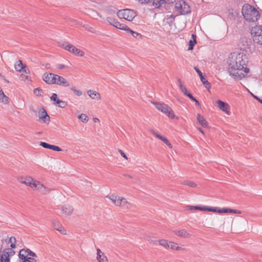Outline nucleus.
I'll return each mask as SVG.
<instances>
[{
    "label": "nucleus",
    "mask_w": 262,
    "mask_h": 262,
    "mask_svg": "<svg viewBox=\"0 0 262 262\" xmlns=\"http://www.w3.org/2000/svg\"><path fill=\"white\" fill-rule=\"evenodd\" d=\"M243 50L238 53L231 54L228 60V72L229 75L235 80H241L249 73L250 69L247 67L248 58Z\"/></svg>",
    "instance_id": "f257e3e1"
},
{
    "label": "nucleus",
    "mask_w": 262,
    "mask_h": 262,
    "mask_svg": "<svg viewBox=\"0 0 262 262\" xmlns=\"http://www.w3.org/2000/svg\"><path fill=\"white\" fill-rule=\"evenodd\" d=\"M242 13L244 19L249 22H255L260 17L259 11L254 6L248 4L243 5Z\"/></svg>",
    "instance_id": "f03ea898"
},
{
    "label": "nucleus",
    "mask_w": 262,
    "mask_h": 262,
    "mask_svg": "<svg viewBox=\"0 0 262 262\" xmlns=\"http://www.w3.org/2000/svg\"><path fill=\"white\" fill-rule=\"evenodd\" d=\"M106 198L109 199L111 202L116 206L119 207L124 209H129L133 207V205L128 202L126 199L114 194L107 195Z\"/></svg>",
    "instance_id": "7ed1b4c3"
},
{
    "label": "nucleus",
    "mask_w": 262,
    "mask_h": 262,
    "mask_svg": "<svg viewBox=\"0 0 262 262\" xmlns=\"http://www.w3.org/2000/svg\"><path fill=\"white\" fill-rule=\"evenodd\" d=\"M19 262H37L36 254L29 249H23L19 252Z\"/></svg>",
    "instance_id": "20e7f679"
},
{
    "label": "nucleus",
    "mask_w": 262,
    "mask_h": 262,
    "mask_svg": "<svg viewBox=\"0 0 262 262\" xmlns=\"http://www.w3.org/2000/svg\"><path fill=\"white\" fill-rule=\"evenodd\" d=\"M153 103L157 110L165 114L168 117L171 119L175 118L176 116L173 111L168 105L160 102H154Z\"/></svg>",
    "instance_id": "39448f33"
},
{
    "label": "nucleus",
    "mask_w": 262,
    "mask_h": 262,
    "mask_svg": "<svg viewBox=\"0 0 262 262\" xmlns=\"http://www.w3.org/2000/svg\"><path fill=\"white\" fill-rule=\"evenodd\" d=\"M117 14L120 18H124L129 21L133 20L136 16L134 11L128 9L119 10L117 12Z\"/></svg>",
    "instance_id": "423d86ee"
},
{
    "label": "nucleus",
    "mask_w": 262,
    "mask_h": 262,
    "mask_svg": "<svg viewBox=\"0 0 262 262\" xmlns=\"http://www.w3.org/2000/svg\"><path fill=\"white\" fill-rule=\"evenodd\" d=\"M253 41L259 45H262V26H255L251 30Z\"/></svg>",
    "instance_id": "0eeeda50"
},
{
    "label": "nucleus",
    "mask_w": 262,
    "mask_h": 262,
    "mask_svg": "<svg viewBox=\"0 0 262 262\" xmlns=\"http://www.w3.org/2000/svg\"><path fill=\"white\" fill-rule=\"evenodd\" d=\"M175 9L180 14H186L190 12L189 6L184 1H180L175 5Z\"/></svg>",
    "instance_id": "6e6552de"
},
{
    "label": "nucleus",
    "mask_w": 262,
    "mask_h": 262,
    "mask_svg": "<svg viewBox=\"0 0 262 262\" xmlns=\"http://www.w3.org/2000/svg\"><path fill=\"white\" fill-rule=\"evenodd\" d=\"M61 47L66 50L72 53L75 56L82 57L84 55L83 51L77 48L72 44L68 42H64L62 44Z\"/></svg>",
    "instance_id": "1a4fd4ad"
},
{
    "label": "nucleus",
    "mask_w": 262,
    "mask_h": 262,
    "mask_svg": "<svg viewBox=\"0 0 262 262\" xmlns=\"http://www.w3.org/2000/svg\"><path fill=\"white\" fill-rule=\"evenodd\" d=\"M21 180L19 181L21 184H25L29 186L32 189H34L38 182V180L34 179L32 177L30 176H26L25 177H22Z\"/></svg>",
    "instance_id": "9d476101"
},
{
    "label": "nucleus",
    "mask_w": 262,
    "mask_h": 262,
    "mask_svg": "<svg viewBox=\"0 0 262 262\" xmlns=\"http://www.w3.org/2000/svg\"><path fill=\"white\" fill-rule=\"evenodd\" d=\"M34 189L38 191L43 195H47L50 193L51 191L53 190L51 188L46 186L39 181H38Z\"/></svg>",
    "instance_id": "9b49d317"
},
{
    "label": "nucleus",
    "mask_w": 262,
    "mask_h": 262,
    "mask_svg": "<svg viewBox=\"0 0 262 262\" xmlns=\"http://www.w3.org/2000/svg\"><path fill=\"white\" fill-rule=\"evenodd\" d=\"M56 74L52 73H45L42 76V79L48 84H54Z\"/></svg>",
    "instance_id": "f8f14e48"
},
{
    "label": "nucleus",
    "mask_w": 262,
    "mask_h": 262,
    "mask_svg": "<svg viewBox=\"0 0 262 262\" xmlns=\"http://www.w3.org/2000/svg\"><path fill=\"white\" fill-rule=\"evenodd\" d=\"M106 20L111 25L116 27V28L123 30L124 29V28H125V25L120 23L116 19L113 17H107Z\"/></svg>",
    "instance_id": "ddd939ff"
},
{
    "label": "nucleus",
    "mask_w": 262,
    "mask_h": 262,
    "mask_svg": "<svg viewBox=\"0 0 262 262\" xmlns=\"http://www.w3.org/2000/svg\"><path fill=\"white\" fill-rule=\"evenodd\" d=\"M54 84H57L64 87H69L70 85L68 81L65 78L58 75H56Z\"/></svg>",
    "instance_id": "4468645a"
},
{
    "label": "nucleus",
    "mask_w": 262,
    "mask_h": 262,
    "mask_svg": "<svg viewBox=\"0 0 262 262\" xmlns=\"http://www.w3.org/2000/svg\"><path fill=\"white\" fill-rule=\"evenodd\" d=\"M10 253L12 255L14 253V251L12 249L4 251L1 256L0 262H10Z\"/></svg>",
    "instance_id": "2eb2a0df"
},
{
    "label": "nucleus",
    "mask_w": 262,
    "mask_h": 262,
    "mask_svg": "<svg viewBox=\"0 0 262 262\" xmlns=\"http://www.w3.org/2000/svg\"><path fill=\"white\" fill-rule=\"evenodd\" d=\"M38 116L39 119L43 120L45 123L49 122L50 121V117L43 108H41L39 110Z\"/></svg>",
    "instance_id": "dca6fc26"
},
{
    "label": "nucleus",
    "mask_w": 262,
    "mask_h": 262,
    "mask_svg": "<svg viewBox=\"0 0 262 262\" xmlns=\"http://www.w3.org/2000/svg\"><path fill=\"white\" fill-rule=\"evenodd\" d=\"M194 69L199 74L200 79L202 83L204 85L206 88L209 89L210 88V83L203 76L202 72L196 67H194Z\"/></svg>",
    "instance_id": "f3484780"
},
{
    "label": "nucleus",
    "mask_w": 262,
    "mask_h": 262,
    "mask_svg": "<svg viewBox=\"0 0 262 262\" xmlns=\"http://www.w3.org/2000/svg\"><path fill=\"white\" fill-rule=\"evenodd\" d=\"M151 133L152 135L155 136L157 138L159 139L161 141H162L166 145H167L170 148H172V146L171 144L169 142V141L164 137L162 136L161 135L158 134L157 132L151 130Z\"/></svg>",
    "instance_id": "a211bd4d"
},
{
    "label": "nucleus",
    "mask_w": 262,
    "mask_h": 262,
    "mask_svg": "<svg viewBox=\"0 0 262 262\" xmlns=\"http://www.w3.org/2000/svg\"><path fill=\"white\" fill-rule=\"evenodd\" d=\"M216 103L217 104L219 108L221 110L226 114H229L228 109L229 108V106L227 103H225L220 100H218L216 101Z\"/></svg>",
    "instance_id": "6ab92c4d"
},
{
    "label": "nucleus",
    "mask_w": 262,
    "mask_h": 262,
    "mask_svg": "<svg viewBox=\"0 0 262 262\" xmlns=\"http://www.w3.org/2000/svg\"><path fill=\"white\" fill-rule=\"evenodd\" d=\"M52 226L55 230L59 231L61 234L63 235L66 234V230L58 221H53L52 222Z\"/></svg>",
    "instance_id": "aec40b11"
},
{
    "label": "nucleus",
    "mask_w": 262,
    "mask_h": 262,
    "mask_svg": "<svg viewBox=\"0 0 262 262\" xmlns=\"http://www.w3.org/2000/svg\"><path fill=\"white\" fill-rule=\"evenodd\" d=\"M231 209L230 208H219L217 207H209L208 211L217 212L219 213H230Z\"/></svg>",
    "instance_id": "412c9836"
},
{
    "label": "nucleus",
    "mask_w": 262,
    "mask_h": 262,
    "mask_svg": "<svg viewBox=\"0 0 262 262\" xmlns=\"http://www.w3.org/2000/svg\"><path fill=\"white\" fill-rule=\"evenodd\" d=\"M97 259L99 262H108L107 257L100 249H97Z\"/></svg>",
    "instance_id": "4be33fe9"
},
{
    "label": "nucleus",
    "mask_w": 262,
    "mask_h": 262,
    "mask_svg": "<svg viewBox=\"0 0 262 262\" xmlns=\"http://www.w3.org/2000/svg\"><path fill=\"white\" fill-rule=\"evenodd\" d=\"M173 232L178 236L182 238L189 237L190 235L185 229L175 230Z\"/></svg>",
    "instance_id": "5701e85b"
},
{
    "label": "nucleus",
    "mask_w": 262,
    "mask_h": 262,
    "mask_svg": "<svg viewBox=\"0 0 262 262\" xmlns=\"http://www.w3.org/2000/svg\"><path fill=\"white\" fill-rule=\"evenodd\" d=\"M14 68L16 71L18 72H24L27 73V71L25 69V66L23 65L21 60H18L15 62Z\"/></svg>",
    "instance_id": "b1692460"
},
{
    "label": "nucleus",
    "mask_w": 262,
    "mask_h": 262,
    "mask_svg": "<svg viewBox=\"0 0 262 262\" xmlns=\"http://www.w3.org/2000/svg\"><path fill=\"white\" fill-rule=\"evenodd\" d=\"M186 209L189 210H199L203 211H208L209 207L207 206H194L187 205L186 206Z\"/></svg>",
    "instance_id": "393cba45"
},
{
    "label": "nucleus",
    "mask_w": 262,
    "mask_h": 262,
    "mask_svg": "<svg viewBox=\"0 0 262 262\" xmlns=\"http://www.w3.org/2000/svg\"><path fill=\"white\" fill-rule=\"evenodd\" d=\"M62 211L65 215H71L73 212V208L69 205H64L62 206Z\"/></svg>",
    "instance_id": "a878e982"
},
{
    "label": "nucleus",
    "mask_w": 262,
    "mask_h": 262,
    "mask_svg": "<svg viewBox=\"0 0 262 262\" xmlns=\"http://www.w3.org/2000/svg\"><path fill=\"white\" fill-rule=\"evenodd\" d=\"M87 93L89 97H91L92 99H96L97 100L101 99L100 94L95 91L89 90L87 92Z\"/></svg>",
    "instance_id": "bb28decb"
},
{
    "label": "nucleus",
    "mask_w": 262,
    "mask_h": 262,
    "mask_svg": "<svg viewBox=\"0 0 262 262\" xmlns=\"http://www.w3.org/2000/svg\"><path fill=\"white\" fill-rule=\"evenodd\" d=\"M169 248L173 250L176 251H184L185 248L180 246L178 244L173 242L169 241Z\"/></svg>",
    "instance_id": "cd10ccee"
},
{
    "label": "nucleus",
    "mask_w": 262,
    "mask_h": 262,
    "mask_svg": "<svg viewBox=\"0 0 262 262\" xmlns=\"http://www.w3.org/2000/svg\"><path fill=\"white\" fill-rule=\"evenodd\" d=\"M125 30L127 31L128 33H130L134 37L136 38L141 39L142 38V36L141 34L138 33V32H135L129 28L126 25L125 26V28H124Z\"/></svg>",
    "instance_id": "c85d7f7f"
},
{
    "label": "nucleus",
    "mask_w": 262,
    "mask_h": 262,
    "mask_svg": "<svg viewBox=\"0 0 262 262\" xmlns=\"http://www.w3.org/2000/svg\"><path fill=\"white\" fill-rule=\"evenodd\" d=\"M197 121L198 122L204 127H208V123L203 116L200 114L197 115Z\"/></svg>",
    "instance_id": "c756f323"
},
{
    "label": "nucleus",
    "mask_w": 262,
    "mask_h": 262,
    "mask_svg": "<svg viewBox=\"0 0 262 262\" xmlns=\"http://www.w3.org/2000/svg\"><path fill=\"white\" fill-rule=\"evenodd\" d=\"M9 98L5 95L2 89L0 88V102L6 104L9 103Z\"/></svg>",
    "instance_id": "7c9ffc66"
},
{
    "label": "nucleus",
    "mask_w": 262,
    "mask_h": 262,
    "mask_svg": "<svg viewBox=\"0 0 262 262\" xmlns=\"http://www.w3.org/2000/svg\"><path fill=\"white\" fill-rule=\"evenodd\" d=\"M157 242L159 243L160 246H162L165 249H168L169 248V241L165 239H161L158 240Z\"/></svg>",
    "instance_id": "2f4dec72"
},
{
    "label": "nucleus",
    "mask_w": 262,
    "mask_h": 262,
    "mask_svg": "<svg viewBox=\"0 0 262 262\" xmlns=\"http://www.w3.org/2000/svg\"><path fill=\"white\" fill-rule=\"evenodd\" d=\"M178 82L179 84L180 89L181 91V92L186 96H187L188 93H189L187 91V88L183 84L182 82H181V79L178 80Z\"/></svg>",
    "instance_id": "473e14b6"
},
{
    "label": "nucleus",
    "mask_w": 262,
    "mask_h": 262,
    "mask_svg": "<svg viewBox=\"0 0 262 262\" xmlns=\"http://www.w3.org/2000/svg\"><path fill=\"white\" fill-rule=\"evenodd\" d=\"M152 4L156 7H159L164 3H167L166 0H152Z\"/></svg>",
    "instance_id": "72a5a7b5"
},
{
    "label": "nucleus",
    "mask_w": 262,
    "mask_h": 262,
    "mask_svg": "<svg viewBox=\"0 0 262 262\" xmlns=\"http://www.w3.org/2000/svg\"><path fill=\"white\" fill-rule=\"evenodd\" d=\"M183 184L187 185L190 187L194 188L196 187V184L193 181H185L183 182Z\"/></svg>",
    "instance_id": "f704fd0d"
},
{
    "label": "nucleus",
    "mask_w": 262,
    "mask_h": 262,
    "mask_svg": "<svg viewBox=\"0 0 262 262\" xmlns=\"http://www.w3.org/2000/svg\"><path fill=\"white\" fill-rule=\"evenodd\" d=\"M78 118L84 123H86L88 121V117L84 114H81L78 116Z\"/></svg>",
    "instance_id": "c9c22d12"
},
{
    "label": "nucleus",
    "mask_w": 262,
    "mask_h": 262,
    "mask_svg": "<svg viewBox=\"0 0 262 262\" xmlns=\"http://www.w3.org/2000/svg\"><path fill=\"white\" fill-rule=\"evenodd\" d=\"M16 238L14 236H11L9 238V243L10 244V246L12 248L16 247Z\"/></svg>",
    "instance_id": "e433bc0d"
},
{
    "label": "nucleus",
    "mask_w": 262,
    "mask_h": 262,
    "mask_svg": "<svg viewBox=\"0 0 262 262\" xmlns=\"http://www.w3.org/2000/svg\"><path fill=\"white\" fill-rule=\"evenodd\" d=\"M55 104L58 105L61 108H64L66 106V103L61 100H57Z\"/></svg>",
    "instance_id": "4c0bfd02"
},
{
    "label": "nucleus",
    "mask_w": 262,
    "mask_h": 262,
    "mask_svg": "<svg viewBox=\"0 0 262 262\" xmlns=\"http://www.w3.org/2000/svg\"><path fill=\"white\" fill-rule=\"evenodd\" d=\"M70 90L72 91L76 96H80L82 94L80 90L76 89L75 87L71 88Z\"/></svg>",
    "instance_id": "58836bf2"
},
{
    "label": "nucleus",
    "mask_w": 262,
    "mask_h": 262,
    "mask_svg": "<svg viewBox=\"0 0 262 262\" xmlns=\"http://www.w3.org/2000/svg\"><path fill=\"white\" fill-rule=\"evenodd\" d=\"M34 94L37 96H40L43 94V91L39 88H36L34 90Z\"/></svg>",
    "instance_id": "ea45409f"
},
{
    "label": "nucleus",
    "mask_w": 262,
    "mask_h": 262,
    "mask_svg": "<svg viewBox=\"0 0 262 262\" xmlns=\"http://www.w3.org/2000/svg\"><path fill=\"white\" fill-rule=\"evenodd\" d=\"M56 68L58 69L59 70H62L66 68H68L69 67L67 65H65L64 64H57L56 66Z\"/></svg>",
    "instance_id": "a19ab883"
},
{
    "label": "nucleus",
    "mask_w": 262,
    "mask_h": 262,
    "mask_svg": "<svg viewBox=\"0 0 262 262\" xmlns=\"http://www.w3.org/2000/svg\"><path fill=\"white\" fill-rule=\"evenodd\" d=\"M196 43V40L195 39H193V40H190L189 42V47L188 50H191L193 49V46H194V44Z\"/></svg>",
    "instance_id": "79ce46f5"
},
{
    "label": "nucleus",
    "mask_w": 262,
    "mask_h": 262,
    "mask_svg": "<svg viewBox=\"0 0 262 262\" xmlns=\"http://www.w3.org/2000/svg\"><path fill=\"white\" fill-rule=\"evenodd\" d=\"M84 27L86 30H88L92 33H96V30L93 28L88 25H85L84 26Z\"/></svg>",
    "instance_id": "37998d69"
},
{
    "label": "nucleus",
    "mask_w": 262,
    "mask_h": 262,
    "mask_svg": "<svg viewBox=\"0 0 262 262\" xmlns=\"http://www.w3.org/2000/svg\"><path fill=\"white\" fill-rule=\"evenodd\" d=\"M50 99L51 101H54V104H55V103H56V101L57 100H59L57 98V95L55 93H53L52 95V96L50 97Z\"/></svg>",
    "instance_id": "c03bdc74"
},
{
    "label": "nucleus",
    "mask_w": 262,
    "mask_h": 262,
    "mask_svg": "<svg viewBox=\"0 0 262 262\" xmlns=\"http://www.w3.org/2000/svg\"><path fill=\"white\" fill-rule=\"evenodd\" d=\"M40 145L42 147H43V148H48V149H51V145H52L49 144L48 143H47L46 142H40Z\"/></svg>",
    "instance_id": "a18cd8bd"
},
{
    "label": "nucleus",
    "mask_w": 262,
    "mask_h": 262,
    "mask_svg": "<svg viewBox=\"0 0 262 262\" xmlns=\"http://www.w3.org/2000/svg\"><path fill=\"white\" fill-rule=\"evenodd\" d=\"M51 149H52L55 151H61V149L60 147H59L57 146H55V145H51Z\"/></svg>",
    "instance_id": "49530a36"
},
{
    "label": "nucleus",
    "mask_w": 262,
    "mask_h": 262,
    "mask_svg": "<svg viewBox=\"0 0 262 262\" xmlns=\"http://www.w3.org/2000/svg\"><path fill=\"white\" fill-rule=\"evenodd\" d=\"M118 151L124 158H125L126 160L128 159L126 155L121 149H118Z\"/></svg>",
    "instance_id": "de8ad7c7"
},
{
    "label": "nucleus",
    "mask_w": 262,
    "mask_h": 262,
    "mask_svg": "<svg viewBox=\"0 0 262 262\" xmlns=\"http://www.w3.org/2000/svg\"><path fill=\"white\" fill-rule=\"evenodd\" d=\"M230 213L240 214L242 213V211L238 210L231 209Z\"/></svg>",
    "instance_id": "09e8293b"
},
{
    "label": "nucleus",
    "mask_w": 262,
    "mask_h": 262,
    "mask_svg": "<svg viewBox=\"0 0 262 262\" xmlns=\"http://www.w3.org/2000/svg\"><path fill=\"white\" fill-rule=\"evenodd\" d=\"M187 96H188L191 100L193 101L196 99L190 93H188Z\"/></svg>",
    "instance_id": "8fccbe9b"
},
{
    "label": "nucleus",
    "mask_w": 262,
    "mask_h": 262,
    "mask_svg": "<svg viewBox=\"0 0 262 262\" xmlns=\"http://www.w3.org/2000/svg\"><path fill=\"white\" fill-rule=\"evenodd\" d=\"M138 1L141 4L147 3L150 1V0H138Z\"/></svg>",
    "instance_id": "3c124183"
},
{
    "label": "nucleus",
    "mask_w": 262,
    "mask_h": 262,
    "mask_svg": "<svg viewBox=\"0 0 262 262\" xmlns=\"http://www.w3.org/2000/svg\"><path fill=\"white\" fill-rule=\"evenodd\" d=\"M0 77H2V79L5 81H6V82H7V83H9V81L7 79H6V78H5L4 76H3L1 74H0Z\"/></svg>",
    "instance_id": "603ef678"
},
{
    "label": "nucleus",
    "mask_w": 262,
    "mask_h": 262,
    "mask_svg": "<svg viewBox=\"0 0 262 262\" xmlns=\"http://www.w3.org/2000/svg\"><path fill=\"white\" fill-rule=\"evenodd\" d=\"M176 0H166V2L168 4L173 3Z\"/></svg>",
    "instance_id": "864d4df0"
},
{
    "label": "nucleus",
    "mask_w": 262,
    "mask_h": 262,
    "mask_svg": "<svg viewBox=\"0 0 262 262\" xmlns=\"http://www.w3.org/2000/svg\"><path fill=\"white\" fill-rule=\"evenodd\" d=\"M245 39V38H242V39H241V42H240V43H239V46H240V47H241V49L242 48V46H241V44L242 43H243V42H245V40H244Z\"/></svg>",
    "instance_id": "5fc2aeb1"
},
{
    "label": "nucleus",
    "mask_w": 262,
    "mask_h": 262,
    "mask_svg": "<svg viewBox=\"0 0 262 262\" xmlns=\"http://www.w3.org/2000/svg\"><path fill=\"white\" fill-rule=\"evenodd\" d=\"M254 97L255 99H256L257 100H258V101L260 103H262V100H261L260 99L258 98L257 96H254Z\"/></svg>",
    "instance_id": "6e6d98bb"
},
{
    "label": "nucleus",
    "mask_w": 262,
    "mask_h": 262,
    "mask_svg": "<svg viewBox=\"0 0 262 262\" xmlns=\"http://www.w3.org/2000/svg\"><path fill=\"white\" fill-rule=\"evenodd\" d=\"M194 102H195V105H198V106H199L200 105V103L199 102L196 100L195 99Z\"/></svg>",
    "instance_id": "4d7b16f0"
},
{
    "label": "nucleus",
    "mask_w": 262,
    "mask_h": 262,
    "mask_svg": "<svg viewBox=\"0 0 262 262\" xmlns=\"http://www.w3.org/2000/svg\"><path fill=\"white\" fill-rule=\"evenodd\" d=\"M198 129L203 134H204V131L200 127L198 128Z\"/></svg>",
    "instance_id": "13d9d810"
},
{
    "label": "nucleus",
    "mask_w": 262,
    "mask_h": 262,
    "mask_svg": "<svg viewBox=\"0 0 262 262\" xmlns=\"http://www.w3.org/2000/svg\"><path fill=\"white\" fill-rule=\"evenodd\" d=\"M94 121L95 122H99V119L97 118H95L94 119Z\"/></svg>",
    "instance_id": "bf43d9fd"
},
{
    "label": "nucleus",
    "mask_w": 262,
    "mask_h": 262,
    "mask_svg": "<svg viewBox=\"0 0 262 262\" xmlns=\"http://www.w3.org/2000/svg\"><path fill=\"white\" fill-rule=\"evenodd\" d=\"M169 19H171V21H172V19H173V16H172V15H171V16H170V17L169 18Z\"/></svg>",
    "instance_id": "052dcab7"
},
{
    "label": "nucleus",
    "mask_w": 262,
    "mask_h": 262,
    "mask_svg": "<svg viewBox=\"0 0 262 262\" xmlns=\"http://www.w3.org/2000/svg\"><path fill=\"white\" fill-rule=\"evenodd\" d=\"M2 249V247L0 246V252L1 251Z\"/></svg>",
    "instance_id": "680f3d73"
},
{
    "label": "nucleus",
    "mask_w": 262,
    "mask_h": 262,
    "mask_svg": "<svg viewBox=\"0 0 262 262\" xmlns=\"http://www.w3.org/2000/svg\"><path fill=\"white\" fill-rule=\"evenodd\" d=\"M46 67H47V68L49 67L48 64H46Z\"/></svg>",
    "instance_id": "e2e57ef3"
},
{
    "label": "nucleus",
    "mask_w": 262,
    "mask_h": 262,
    "mask_svg": "<svg viewBox=\"0 0 262 262\" xmlns=\"http://www.w3.org/2000/svg\"><path fill=\"white\" fill-rule=\"evenodd\" d=\"M46 67H47V68L49 67L48 64H46Z\"/></svg>",
    "instance_id": "0e129e2a"
},
{
    "label": "nucleus",
    "mask_w": 262,
    "mask_h": 262,
    "mask_svg": "<svg viewBox=\"0 0 262 262\" xmlns=\"http://www.w3.org/2000/svg\"><path fill=\"white\" fill-rule=\"evenodd\" d=\"M195 36L194 35H192V37L194 38V37Z\"/></svg>",
    "instance_id": "69168bd1"
},
{
    "label": "nucleus",
    "mask_w": 262,
    "mask_h": 262,
    "mask_svg": "<svg viewBox=\"0 0 262 262\" xmlns=\"http://www.w3.org/2000/svg\"><path fill=\"white\" fill-rule=\"evenodd\" d=\"M260 120L262 121V118H260Z\"/></svg>",
    "instance_id": "338daca9"
}]
</instances>
